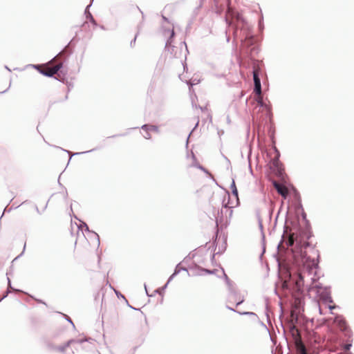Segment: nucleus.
Returning <instances> with one entry per match:
<instances>
[{
    "instance_id": "nucleus-1",
    "label": "nucleus",
    "mask_w": 354,
    "mask_h": 354,
    "mask_svg": "<svg viewBox=\"0 0 354 354\" xmlns=\"http://www.w3.org/2000/svg\"><path fill=\"white\" fill-rule=\"evenodd\" d=\"M57 57H55L45 65L37 66V69L44 75L52 77L62 68V62H57Z\"/></svg>"
},
{
    "instance_id": "nucleus-2",
    "label": "nucleus",
    "mask_w": 354,
    "mask_h": 354,
    "mask_svg": "<svg viewBox=\"0 0 354 354\" xmlns=\"http://www.w3.org/2000/svg\"><path fill=\"white\" fill-rule=\"evenodd\" d=\"M253 78L254 82V92L257 94L256 100L257 102V105L263 107V97L261 95V81L258 75V70H254L253 71Z\"/></svg>"
},
{
    "instance_id": "nucleus-3",
    "label": "nucleus",
    "mask_w": 354,
    "mask_h": 354,
    "mask_svg": "<svg viewBox=\"0 0 354 354\" xmlns=\"http://www.w3.org/2000/svg\"><path fill=\"white\" fill-rule=\"evenodd\" d=\"M184 168L187 172L188 174H190L193 171H197L198 169V167L196 162V159L194 155H188L186 157Z\"/></svg>"
},
{
    "instance_id": "nucleus-4",
    "label": "nucleus",
    "mask_w": 354,
    "mask_h": 354,
    "mask_svg": "<svg viewBox=\"0 0 354 354\" xmlns=\"http://www.w3.org/2000/svg\"><path fill=\"white\" fill-rule=\"evenodd\" d=\"M232 211L230 210L227 206L223 207L216 216V222L217 225H223L226 224L227 223V214H232Z\"/></svg>"
},
{
    "instance_id": "nucleus-5",
    "label": "nucleus",
    "mask_w": 354,
    "mask_h": 354,
    "mask_svg": "<svg viewBox=\"0 0 354 354\" xmlns=\"http://www.w3.org/2000/svg\"><path fill=\"white\" fill-rule=\"evenodd\" d=\"M297 331V335L295 337V347L298 354H308L306 352V347L301 341V336L299 333L298 330Z\"/></svg>"
},
{
    "instance_id": "nucleus-6",
    "label": "nucleus",
    "mask_w": 354,
    "mask_h": 354,
    "mask_svg": "<svg viewBox=\"0 0 354 354\" xmlns=\"http://www.w3.org/2000/svg\"><path fill=\"white\" fill-rule=\"evenodd\" d=\"M274 187L276 189L277 192L281 195L284 198L288 196L289 191L287 187L281 183H279L277 181L273 182Z\"/></svg>"
},
{
    "instance_id": "nucleus-7",
    "label": "nucleus",
    "mask_w": 354,
    "mask_h": 354,
    "mask_svg": "<svg viewBox=\"0 0 354 354\" xmlns=\"http://www.w3.org/2000/svg\"><path fill=\"white\" fill-rule=\"evenodd\" d=\"M230 4V0H215V5L220 12L227 8V12H230L231 10Z\"/></svg>"
},
{
    "instance_id": "nucleus-8",
    "label": "nucleus",
    "mask_w": 354,
    "mask_h": 354,
    "mask_svg": "<svg viewBox=\"0 0 354 354\" xmlns=\"http://www.w3.org/2000/svg\"><path fill=\"white\" fill-rule=\"evenodd\" d=\"M334 323L341 330H346L347 324L346 320L341 316H337L335 318Z\"/></svg>"
},
{
    "instance_id": "nucleus-9",
    "label": "nucleus",
    "mask_w": 354,
    "mask_h": 354,
    "mask_svg": "<svg viewBox=\"0 0 354 354\" xmlns=\"http://www.w3.org/2000/svg\"><path fill=\"white\" fill-rule=\"evenodd\" d=\"M142 129L145 131L158 132V127L155 125L145 124L142 127Z\"/></svg>"
},
{
    "instance_id": "nucleus-10",
    "label": "nucleus",
    "mask_w": 354,
    "mask_h": 354,
    "mask_svg": "<svg viewBox=\"0 0 354 354\" xmlns=\"http://www.w3.org/2000/svg\"><path fill=\"white\" fill-rule=\"evenodd\" d=\"M294 241H295L294 234H290L289 235L288 239L286 241V244L288 247H290L294 244Z\"/></svg>"
},
{
    "instance_id": "nucleus-11",
    "label": "nucleus",
    "mask_w": 354,
    "mask_h": 354,
    "mask_svg": "<svg viewBox=\"0 0 354 354\" xmlns=\"http://www.w3.org/2000/svg\"><path fill=\"white\" fill-rule=\"evenodd\" d=\"M73 341H70V342H68L67 343V344H66V345H65V346H63V347H59V348H58V350H59V351H61V352L64 351V350H65V349H66V348L69 346V344H71V343H73Z\"/></svg>"
},
{
    "instance_id": "nucleus-12",
    "label": "nucleus",
    "mask_w": 354,
    "mask_h": 354,
    "mask_svg": "<svg viewBox=\"0 0 354 354\" xmlns=\"http://www.w3.org/2000/svg\"><path fill=\"white\" fill-rule=\"evenodd\" d=\"M232 187H233L232 193H233L234 195L237 196V195H238V192H237V189H236V186H235V184H234V182H233Z\"/></svg>"
},
{
    "instance_id": "nucleus-13",
    "label": "nucleus",
    "mask_w": 354,
    "mask_h": 354,
    "mask_svg": "<svg viewBox=\"0 0 354 354\" xmlns=\"http://www.w3.org/2000/svg\"><path fill=\"white\" fill-rule=\"evenodd\" d=\"M149 131H146V134L143 135L144 138L146 139H150L151 135L149 133Z\"/></svg>"
},
{
    "instance_id": "nucleus-14",
    "label": "nucleus",
    "mask_w": 354,
    "mask_h": 354,
    "mask_svg": "<svg viewBox=\"0 0 354 354\" xmlns=\"http://www.w3.org/2000/svg\"><path fill=\"white\" fill-rule=\"evenodd\" d=\"M168 34L170 35V37H172L174 35V30H171V31H168Z\"/></svg>"
},
{
    "instance_id": "nucleus-15",
    "label": "nucleus",
    "mask_w": 354,
    "mask_h": 354,
    "mask_svg": "<svg viewBox=\"0 0 354 354\" xmlns=\"http://www.w3.org/2000/svg\"><path fill=\"white\" fill-rule=\"evenodd\" d=\"M328 308L330 310H333L335 308V306H329Z\"/></svg>"
},
{
    "instance_id": "nucleus-16",
    "label": "nucleus",
    "mask_w": 354,
    "mask_h": 354,
    "mask_svg": "<svg viewBox=\"0 0 354 354\" xmlns=\"http://www.w3.org/2000/svg\"><path fill=\"white\" fill-rule=\"evenodd\" d=\"M170 44H171V42L169 41H168L167 43V46H170Z\"/></svg>"
},
{
    "instance_id": "nucleus-17",
    "label": "nucleus",
    "mask_w": 354,
    "mask_h": 354,
    "mask_svg": "<svg viewBox=\"0 0 354 354\" xmlns=\"http://www.w3.org/2000/svg\"><path fill=\"white\" fill-rule=\"evenodd\" d=\"M299 279L303 280V277H302L301 274H299Z\"/></svg>"
},
{
    "instance_id": "nucleus-18",
    "label": "nucleus",
    "mask_w": 354,
    "mask_h": 354,
    "mask_svg": "<svg viewBox=\"0 0 354 354\" xmlns=\"http://www.w3.org/2000/svg\"><path fill=\"white\" fill-rule=\"evenodd\" d=\"M162 18H163V19H164L165 21H167V19L165 17H164V16L162 17Z\"/></svg>"
},
{
    "instance_id": "nucleus-19",
    "label": "nucleus",
    "mask_w": 354,
    "mask_h": 354,
    "mask_svg": "<svg viewBox=\"0 0 354 354\" xmlns=\"http://www.w3.org/2000/svg\"><path fill=\"white\" fill-rule=\"evenodd\" d=\"M313 266H315V265H316V263H315V261H313Z\"/></svg>"
}]
</instances>
